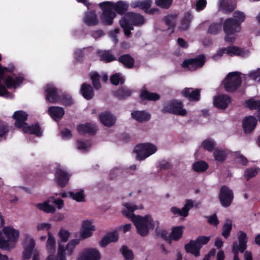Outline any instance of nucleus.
<instances>
[{"mask_svg": "<svg viewBox=\"0 0 260 260\" xmlns=\"http://www.w3.org/2000/svg\"><path fill=\"white\" fill-rule=\"evenodd\" d=\"M125 207L127 211H123V214L130 219L136 228L137 233L142 237L147 236L150 230L154 229L153 220L151 215L148 214L144 216L136 215L134 212L137 209L136 205L130 203H125Z\"/></svg>", "mask_w": 260, "mask_h": 260, "instance_id": "1", "label": "nucleus"}, {"mask_svg": "<svg viewBox=\"0 0 260 260\" xmlns=\"http://www.w3.org/2000/svg\"><path fill=\"white\" fill-rule=\"evenodd\" d=\"M144 23L145 19L142 15L133 12H126L119 21V25L127 37L131 35L134 26H140Z\"/></svg>", "mask_w": 260, "mask_h": 260, "instance_id": "2", "label": "nucleus"}, {"mask_svg": "<svg viewBox=\"0 0 260 260\" xmlns=\"http://www.w3.org/2000/svg\"><path fill=\"white\" fill-rule=\"evenodd\" d=\"M0 249L9 250L10 242L16 239V230L11 226H4L5 220L0 213Z\"/></svg>", "mask_w": 260, "mask_h": 260, "instance_id": "3", "label": "nucleus"}, {"mask_svg": "<svg viewBox=\"0 0 260 260\" xmlns=\"http://www.w3.org/2000/svg\"><path fill=\"white\" fill-rule=\"evenodd\" d=\"M242 80L241 73L233 72L229 73L222 82L225 90L228 92H234L239 88Z\"/></svg>", "mask_w": 260, "mask_h": 260, "instance_id": "4", "label": "nucleus"}, {"mask_svg": "<svg viewBox=\"0 0 260 260\" xmlns=\"http://www.w3.org/2000/svg\"><path fill=\"white\" fill-rule=\"evenodd\" d=\"M210 237L199 236L194 240H190L185 244L184 248L187 253L193 255L195 257L200 255V250L203 245H206L210 241Z\"/></svg>", "mask_w": 260, "mask_h": 260, "instance_id": "5", "label": "nucleus"}, {"mask_svg": "<svg viewBox=\"0 0 260 260\" xmlns=\"http://www.w3.org/2000/svg\"><path fill=\"white\" fill-rule=\"evenodd\" d=\"M157 150L156 147L149 143H141L137 145L134 149V152L136 153V159L143 160L154 154Z\"/></svg>", "mask_w": 260, "mask_h": 260, "instance_id": "6", "label": "nucleus"}, {"mask_svg": "<svg viewBox=\"0 0 260 260\" xmlns=\"http://www.w3.org/2000/svg\"><path fill=\"white\" fill-rule=\"evenodd\" d=\"M183 106L182 101L173 100L163 107L161 112L185 116L187 114V111L183 108Z\"/></svg>", "mask_w": 260, "mask_h": 260, "instance_id": "7", "label": "nucleus"}, {"mask_svg": "<svg viewBox=\"0 0 260 260\" xmlns=\"http://www.w3.org/2000/svg\"><path fill=\"white\" fill-rule=\"evenodd\" d=\"M106 2L100 3L99 6L102 11L100 20L103 25L110 26L113 23V20L116 17V14Z\"/></svg>", "mask_w": 260, "mask_h": 260, "instance_id": "8", "label": "nucleus"}, {"mask_svg": "<svg viewBox=\"0 0 260 260\" xmlns=\"http://www.w3.org/2000/svg\"><path fill=\"white\" fill-rule=\"evenodd\" d=\"M238 241H234L232 245V252H245L247 247L248 236L244 232L239 231L237 233Z\"/></svg>", "mask_w": 260, "mask_h": 260, "instance_id": "9", "label": "nucleus"}, {"mask_svg": "<svg viewBox=\"0 0 260 260\" xmlns=\"http://www.w3.org/2000/svg\"><path fill=\"white\" fill-rule=\"evenodd\" d=\"M234 194L232 190L226 185L221 187L219 194V199L222 206L229 207L233 200Z\"/></svg>", "mask_w": 260, "mask_h": 260, "instance_id": "10", "label": "nucleus"}, {"mask_svg": "<svg viewBox=\"0 0 260 260\" xmlns=\"http://www.w3.org/2000/svg\"><path fill=\"white\" fill-rule=\"evenodd\" d=\"M205 62V56L201 54L194 58L185 59L182 63V67L188 68L190 71H195L203 66Z\"/></svg>", "mask_w": 260, "mask_h": 260, "instance_id": "11", "label": "nucleus"}, {"mask_svg": "<svg viewBox=\"0 0 260 260\" xmlns=\"http://www.w3.org/2000/svg\"><path fill=\"white\" fill-rule=\"evenodd\" d=\"M201 91L200 88L186 87L181 91V95L190 102H198L201 99Z\"/></svg>", "mask_w": 260, "mask_h": 260, "instance_id": "12", "label": "nucleus"}, {"mask_svg": "<svg viewBox=\"0 0 260 260\" xmlns=\"http://www.w3.org/2000/svg\"><path fill=\"white\" fill-rule=\"evenodd\" d=\"M44 93L46 100L49 103L55 104L59 101L60 96L57 88L53 85L47 84L45 87Z\"/></svg>", "mask_w": 260, "mask_h": 260, "instance_id": "13", "label": "nucleus"}, {"mask_svg": "<svg viewBox=\"0 0 260 260\" xmlns=\"http://www.w3.org/2000/svg\"><path fill=\"white\" fill-rule=\"evenodd\" d=\"M222 27L223 31L226 35H232L239 32L241 28V26L238 25L232 18L225 19L223 22Z\"/></svg>", "mask_w": 260, "mask_h": 260, "instance_id": "14", "label": "nucleus"}, {"mask_svg": "<svg viewBox=\"0 0 260 260\" xmlns=\"http://www.w3.org/2000/svg\"><path fill=\"white\" fill-rule=\"evenodd\" d=\"M101 255L98 249L93 248H85L77 260H100Z\"/></svg>", "mask_w": 260, "mask_h": 260, "instance_id": "15", "label": "nucleus"}, {"mask_svg": "<svg viewBox=\"0 0 260 260\" xmlns=\"http://www.w3.org/2000/svg\"><path fill=\"white\" fill-rule=\"evenodd\" d=\"M70 176L65 171L57 168L55 172V181L60 187H64L68 183Z\"/></svg>", "mask_w": 260, "mask_h": 260, "instance_id": "16", "label": "nucleus"}, {"mask_svg": "<svg viewBox=\"0 0 260 260\" xmlns=\"http://www.w3.org/2000/svg\"><path fill=\"white\" fill-rule=\"evenodd\" d=\"M105 4L109 5L116 14L121 15H124L128 8V4L122 1H119L116 3L106 1Z\"/></svg>", "mask_w": 260, "mask_h": 260, "instance_id": "17", "label": "nucleus"}, {"mask_svg": "<svg viewBox=\"0 0 260 260\" xmlns=\"http://www.w3.org/2000/svg\"><path fill=\"white\" fill-rule=\"evenodd\" d=\"M231 102L232 99L229 95L221 94L214 98L213 104L218 109H225Z\"/></svg>", "mask_w": 260, "mask_h": 260, "instance_id": "18", "label": "nucleus"}, {"mask_svg": "<svg viewBox=\"0 0 260 260\" xmlns=\"http://www.w3.org/2000/svg\"><path fill=\"white\" fill-rule=\"evenodd\" d=\"M119 235L116 231L108 232L99 242V245L106 247L109 243L116 242L118 240Z\"/></svg>", "mask_w": 260, "mask_h": 260, "instance_id": "19", "label": "nucleus"}, {"mask_svg": "<svg viewBox=\"0 0 260 260\" xmlns=\"http://www.w3.org/2000/svg\"><path fill=\"white\" fill-rule=\"evenodd\" d=\"M193 202L191 200H186V203L181 210L176 207L171 208V211L174 215H179L182 217H186L188 215L189 210L193 207Z\"/></svg>", "mask_w": 260, "mask_h": 260, "instance_id": "20", "label": "nucleus"}, {"mask_svg": "<svg viewBox=\"0 0 260 260\" xmlns=\"http://www.w3.org/2000/svg\"><path fill=\"white\" fill-rule=\"evenodd\" d=\"M21 129L25 134L34 135L38 137H41L43 133L39 122H36L30 125L27 123V125H25Z\"/></svg>", "mask_w": 260, "mask_h": 260, "instance_id": "21", "label": "nucleus"}, {"mask_svg": "<svg viewBox=\"0 0 260 260\" xmlns=\"http://www.w3.org/2000/svg\"><path fill=\"white\" fill-rule=\"evenodd\" d=\"M77 130L82 135L88 134L90 135H94L98 129L95 124L87 122L84 124H79L77 126Z\"/></svg>", "mask_w": 260, "mask_h": 260, "instance_id": "22", "label": "nucleus"}, {"mask_svg": "<svg viewBox=\"0 0 260 260\" xmlns=\"http://www.w3.org/2000/svg\"><path fill=\"white\" fill-rule=\"evenodd\" d=\"M257 119L254 116H248L242 121L243 128L245 133H250L254 130L257 124Z\"/></svg>", "mask_w": 260, "mask_h": 260, "instance_id": "23", "label": "nucleus"}, {"mask_svg": "<svg viewBox=\"0 0 260 260\" xmlns=\"http://www.w3.org/2000/svg\"><path fill=\"white\" fill-rule=\"evenodd\" d=\"M80 92L86 100H90L94 96L93 87L89 83L84 82L81 86Z\"/></svg>", "mask_w": 260, "mask_h": 260, "instance_id": "24", "label": "nucleus"}, {"mask_svg": "<svg viewBox=\"0 0 260 260\" xmlns=\"http://www.w3.org/2000/svg\"><path fill=\"white\" fill-rule=\"evenodd\" d=\"M99 119L103 124L108 127L113 126L116 122L115 117L108 111L101 113L99 115Z\"/></svg>", "mask_w": 260, "mask_h": 260, "instance_id": "25", "label": "nucleus"}, {"mask_svg": "<svg viewBox=\"0 0 260 260\" xmlns=\"http://www.w3.org/2000/svg\"><path fill=\"white\" fill-rule=\"evenodd\" d=\"M96 54L100 60L105 63L111 62L116 60V57L112 54L110 50H98Z\"/></svg>", "mask_w": 260, "mask_h": 260, "instance_id": "26", "label": "nucleus"}, {"mask_svg": "<svg viewBox=\"0 0 260 260\" xmlns=\"http://www.w3.org/2000/svg\"><path fill=\"white\" fill-rule=\"evenodd\" d=\"M49 115L55 121L60 120L64 114L63 108L58 106H50L48 109Z\"/></svg>", "mask_w": 260, "mask_h": 260, "instance_id": "27", "label": "nucleus"}, {"mask_svg": "<svg viewBox=\"0 0 260 260\" xmlns=\"http://www.w3.org/2000/svg\"><path fill=\"white\" fill-rule=\"evenodd\" d=\"M35 246L36 243L35 240L32 238H30L29 240L28 244L24 248L22 253L23 260H28L31 258L32 254H34L35 250L36 249H35Z\"/></svg>", "mask_w": 260, "mask_h": 260, "instance_id": "28", "label": "nucleus"}, {"mask_svg": "<svg viewBox=\"0 0 260 260\" xmlns=\"http://www.w3.org/2000/svg\"><path fill=\"white\" fill-rule=\"evenodd\" d=\"M85 24L88 26H94L98 24L99 20L94 11H88L85 14L83 18Z\"/></svg>", "mask_w": 260, "mask_h": 260, "instance_id": "29", "label": "nucleus"}, {"mask_svg": "<svg viewBox=\"0 0 260 260\" xmlns=\"http://www.w3.org/2000/svg\"><path fill=\"white\" fill-rule=\"evenodd\" d=\"M184 228L183 226L173 227L169 236V243H171L172 240L178 241L182 236Z\"/></svg>", "mask_w": 260, "mask_h": 260, "instance_id": "30", "label": "nucleus"}, {"mask_svg": "<svg viewBox=\"0 0 260 260\" xmlns=\"http://www.w3.org/2000/svg\"><path fill=\"white\" fill-rule=\"evenodd\" d=\"M117 60L127 69L132 68L135 64L134 58L129 54L120 55Z\"/></svg>", "mask_w": 260, "mask_h": 260, "instance_id": "31", "label": "nucleus"}, {"mask_svg": "<svg viewBox=\"0 0 260 260\" xmlns=\"http://www.w3.org/2000/svg\"><path fill=\"white\" fill-rule=\"evenodd\" d=\"M236 7V4L232 0H221L220 2V8L225 14L231 13Z\"/></svg>", "mask_w": 260, "mask_h": 260, "instance_id": "32", "label": "nucleus"}, {"mask_svg": "<svg viewBox=\"0 0 260 260\" xmlns=\"http://www.w3.org/2000/svg\"><path fill=\"white\" fill-rule=\"evenodd\" d=\"M132 91L125 86L120 87L114 92V95L119 100H125L131 96Z\"/></svg>", "mask_w": 260, "mask_h": 260, "instance_id": "33", "label": "nucleus"}, {"mask_svg": "<svg viewBox=\"0 0 260 260\" xmlns=\"http://www.w3.org/2000/svg\"><path fill=\"white\" fill-rule=\"evenodd\" d=\"M177 17V14H173L167 15L163 18V20L165 22V24L168 26V29H172L171 33L174 32V29L176 26Z\"/></svg>", "mask_w": 260, "mask_h": 260, "instance_id": "34", "label": "nucleus"}, {"mask_svg": "<svg viewBox=\"0 0 260 260\" xmlns=\"http://www.w3.org/2000/svg\"><path fill=\"white\" fill-rule=\"evenodd\" d=\"M193 18V16L190 12L184 13L181 20L180 28L183 30H187L190 27V24Z\"/></svg>", "mask_w": 260, "mask_h": 260, "instance_id": "35", "label": "nucleus"}, {"mask_svg": "<svg viewBox=\"0 0 260 260\" xmlns=\"http://www.w3.org/2000/svg\"><path fill=\"white\" fill-rule=\"evenodd\" d=\"M140 98L142 101H156L159 100L160 95L157 93L150 92L146 89H143L141 92Z\"/></svg>", "mask_w": 260, "mask_h": 260, "instance_id": "36", "label": "nucleus"}, {"mask_svg": "<svg viewBox=\"0 0 260 260\" xmlns=\"http://www.w3.org/2000/svg\"><path fill=\"white\" fill-rule=\"evenodd\" d=\"M132 117L139 122L147 121L150 118V114L144 111H136L132 113Z\"/></svg>", "mask_w": 260, "mask_h": 260, "instance_id": "37", "label": "nucleus"}, {"mask_svg": "<svg viewBox=\"0 0 260 260\" xmlns=\"http://www.w3.org/2000/svg\"><path fill=\"white\" fill-rule=\"evenodd\" d=\"M28 116V114L24 111H17V128H21L25 125H27L26 121Z\"/></svg>", "mask_w": 260, "mask_h": 260, "instance_id": "38", "label": "nucleus"}, {"mask_svg": "<svg viewBox=\"0 0 260 260\" xmlns=\"http://www.w3.org/2000/svg\"><path fill=\"white\" fill-rule=\"evenodd\" d=\"M56 242L54 237L49 231L48 234V239L46 242V249L50 254H53L55 251Z\"/></svg>", "mask_w": 260, "mask_h": 260, "instance_id": "39", "label": "nucleus"}, {"mask_svg": "<svg viewBox=\"0 0 260 260\" xmlns=\"http://www.w3.org/2000/svg\"><path fill=\"white\" fill-rule=\"evenodd\" d=\"M38 209L47 213H54L55 208L52 205L49 204L48 201H45L43 203H38L36 205Z\"/></svg>", "mask_w": 260, "mask_h": 260, "instance_id": "40", "label": "nucleus"}, {"mask_svg": "<svg viewBox=\"0 0 260 260\" xmlns=\"http://www.w3.org/2000/svg\"><path fill=\"white\" fill-rule=\"evenodd\" d=\"M209 167L208 164L204 160H199L192 164V169L196 172H203Z\"/></svg>", "mask_w": 260, "mask_h": 260, "instance_id": "41", "label": "nucleus"}, {"mask_svg": "<svg viewBox=\"0 0 260 260\" xmlns=\"http://www.w3.org/2000/svg\"><path fill=\"white\" fill-rule=\"evenodd\" d=\"M244 107L250 110H260V100L255 101L252 99L247 100L244 103Z\"/></svg>", "mask_w": 260, "mask_h": 260, "instance_id": "42", "label": "nucleus"}, {"mask_svg": "<svg viewBox=\"0 0 260 260\" xmlns=\"http://www.w3.org/2000/svg\"><path fill=\"white\" fill-rule=\"evenodd\" d=\"M90 78L91 79L93 87L95 90H99L101 87L100 83V75L96 72H92L90 74Z\"/></svg>", "mask_w": 260, "mask_h": 260, "instance_id": "43", "label": "nucleus"}, {"mask_svg": "<svg viewBox=\"0 0 260 260\" xmlns=\"http://www.w3.org/2000/svg\"><path fill=\"white\" fill-rule=\"evenodd\" d=\"M80 240L78 239L70 240L66 245L67 254L71 255L73 254L75 247L79 244Z\"/></svg>", "mask_w": 260, "mask_h": 260, "instance_id": "44", "label": "nucleus"}, {"mask_svg": "<svg viewBox=\"0 0 260 260\" xmlns=\"http://www.w3.org/2000/svg\"><path fill=\"white\" fill-rule=\"evenodd\" d=\"M232 18L238 25L241 26V23L245 20L246 15L243 12L237 10L234 12Z\"/></svg>", "mask_w": 260, "mask_h": 260, "instance_id": "45", "label": "nucleus"}, {"mask_svg": "<svg viewBox=\"0 0 260 260\" xmlns=\"http://www.w3.org/2000/svg\"><path fill=\"white\" fill-rule=\"evenodd\" d=\"M216 145L215 142L211 139H207L204 140L202 143V146L209 152H212L214 150Z\"/></svg>", "mask_w": 260, "mask_h": 260, "instance_id": "46", "label": "nucleus"}, {"mask_svg": "<svg viewBox=\"0 0 260 260\" xmlns=\"http://www.w3.org/2000/svg\"><path fill=\"white\" fill-rule=\"evenodd\" d=\"M120 251L125 260H133L134 259V256L133 251L129 249L127 246H122Z\"/></svg>", "mask_w": 260, "mask_h": 260, "instance_id": "47", "label": "nucleus"}, {"mask_svg": "<svg viewBox=\"0 0 260 260\" xmlns=\"http://www.w3.org/2000/svg\"><path fill=\"white\" fill-rule=\"evenodd\" d=\"M227 222L223 224L221 235L225 238L228 239L230 235L232 229V223L231 220H227Z\"/></svg>", "mask_w": 260, "mask_h": 260, "instance_id": "48", "label": "nucleus"}, {"mask_svg": "<svg viewBox=\"0 0 260 260\" xmlns=\"http://www.w3.org/2000/svg\"><path fill=\"white\" fill-rule=\"evenodd\" d=\"M221 23H213L209 26L208 32L211 35H217L221 30Z\"/></svg>", "mask_w": 260, "mask_h": 260, "instance_id": "49", "label": "nucleus"}, {"mask_svg": "<svg viewBox=\"0 0 260 260\" xmlns=\"http://www.w3.org/2000/svg\"><path fill=\"white\" fill-rule=\"evenodd\" d=\"M213 156L216 161L223 162L226 158V153L223 150L216 149L214 151Z\"/></svg>", "mask_w": 260, "mask_h": 260, "instance_id": "50", "label": "nucleus"}, {"mask_svg": "<svg viewBox=\"0 0 260 260\" xmlns=\"http://www.w3.org/2000/svg\"><path fill=\"white\" fill-rule=\"evenodd\" d=\"M69 197L73 200L78 202H83L84 200V195L83 194V190H81L79 191L74 193L73 191H69L68 192Z\"/></svg>", "mask_w": 260, "mask_h": 260, "instance_id": "51", "label": "nucleus"}, {"mask_svg": "<svg viewBox=\"0 0 260 260\" xmlns=\"http://www.w3.org/2000/svg\"><path fill=\"white\" fill-rule=\"evenodd\" d=\"M243 52V50L241 49L240 47L236 46H229L227 47V54L233 55H241Z\"/></svg>", "mask_w": 260, "mask_h": 260, "instance_id": "52", "label": "nucleus"}, {"mask_svg": "<svg viewBox=\"0 0 260 260\" xmlns=\"http://www.w3.org/2000/svg\"><path fill=\"white\" fill-rule=\"evenodd\" d=\"M66 247L61 244L60 242L58 243V249H57V257L58 260H67L66 256Z\"/></svg>", "mask_w": 260, "mask_h": 260, "instance_id": "53", "label": "nucleus"}, {"mask_svg": "<svg viewBox=\"0 0 260 260\" xmlns=\"http://www.w3.org/2000/svg\"><path fill=\"white\" fill-rule=\"evenodd\" d=\"M233 156L238 163L243 166H246L248 162V159L244 155L240 153V151H236L234 153Z\"/></svg>", "mask_w": 260, "mask_h": 260, "instance_id": "54", "label": "nucleus"}, {"mask_svg": "<svg viewBox=\"0 0 260 260\" xmlns=\"http://www.w3.org/2000/svg\"><path fill=\"white\" fill-rule=\"evenodd\" d=\"M60 101L62 105L66 106H71L74 104V101L71 96L68 94H63L60 96Z\"/></svg>", "mask_w": 260, "mask_h": 260, "instance_id": "55", "label": "nucleus"}, {"mask_svg": "<svg viewBox=\"0 0 260 260\" xmlns=\"http://www.w3.org/2000/svg\"><path fill=\"white\" fill-rule=\"evenodd\" d=\"M173 0H155L156 5L161 8L167 9L171 6Z\"/></svg>", "mask_w": 260, "mask_h": 260, "instance_id": "56", "label": "nucleus"}, {"mask_svg": "<svg viewBox=\"0 0 260 260\" xmlns=\"http://www.w3.org/2000/svg\"><path fill=\"white\" fill-rule=\"evenodd\" d=\"M151 0H145L143 1H138L136 3L135 7H138L142 9L148 10L151 5Z\"/></svg>", "mask_w": 260, "mask_h": 260, "instance_id": "57", "label": "nucleus"}, {"mask_svg": "<svg viewBox=\"0 0 260 260\" xmlns=\"http://www.w3.org/2000/svg\"><path fill=\"white\" fill-rule=\"evenodd\" d=\"M110 80L111 83L114 85H118L119 83L123 84L124 82V80L117 73L112 75Z\"/></svg>", "mask_w": 260, "mask_h": 260, "instance_id": "58", "label": "nucleus"}, {"mask_svg": "<svg viewBox=\"0 0 260 260\" xmlns=\"http://www.w3.org/2000/svg\"><path fill=\"white\" fill-rule=\"evenodd\" d=\"M257 173L258 172L256 169L248 168L245 171L244 176L247 181H248L250 178L255 177L257 174Z\"/></svg>", "mask_w": 260, "mask_h": 260, "instance_id": "59", "label": "nucleus"}, {"mask_svg": "<svg viewBox=\"0 0 260 260\" xmlns=\"http://www.w3.org/2000/svg\"><path fill=\"white\" fill-rule=\"evenodd\" d=\"M58 235L60 240L63 242H66L68 240L70 234L67 230L60 229L58 233Z\"/></svg>", "mask_w": 260, "mask_h": 260, "instance_id": "60", "label": "nucleus"}, {"mask_svg": "<svg viewBox=\"0 0 260 260\" xmlns=\"http://www.w3.org/2000/svg\"><path fill=\"white\" fill-rule=\"evenodd\" d=\"M9 132V127L7 123L0 122V138L5 136Z\"/></svg>", "mask_w": 260, "mask_h": 260, "instance_id": "61", "label": "nucleus"}, {"mask_svg": "<svg viewBox=\"0 0 260 260\" xmlns=\"http://www.w3.org/2000/svg\"><path fill=\"white\" fill-rule=\"evenodd\" d=\"M95 229H82L81 233V237L82 239H86L90 237L92 234V232Z\"/></svg>", "mask_w": 260, "mask_h": 260, "instance_id": "62", "label": "nucleus"}, {"mask_svg": "<svg viewBox=\"0 0 260 260\" xmlns=\"http://www.w3.org/2000/svg\"><path fill=\"white\" fill-rule=\"evenodd\" d=\"M208 223L214 226H217L219 223V221L217 218L216 214H214L208 217Z\"/></svg>", "mask_w": 260, "mask_h": 260, "instance_id": "63", "label": "nucleus"}, {"mask_svg": "<svg viewBox=\"0 0 260 260\" xmlns=\"http://www.w3.org/2000/svg\"><path fill=\"white\" fill-rule=\"evenodd\" d=\"M248 76L251 79H257L258 81L260 82V68H258L256 71H254L250 73Z\"/></svg>", "mask_w": 260, "mask_h": 260, "instance_id": "64", "label": "nucleus"}]
</instances>
